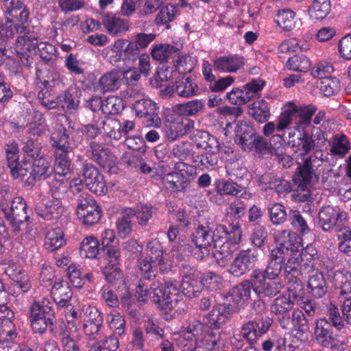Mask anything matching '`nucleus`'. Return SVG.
Listing matches in <instances>:
<instances>
[{"label":"nucleus","instance_id":"1","mask_svg":"<svg viewBox=\"0 0 351 351\" xmlns=\"http://www.w3.org/2000/svg\"><path fill=\"white\" fill-rule=\"evenodd\" d=\"M226 226L218 225L215 230L208 225L199 224L192 234V242L195 245L213 244L212 254L220 267L226 266L231 258L232 250L226 243Z\"/></svg>","mask_w":351,"mask_h":351},{"label":"nucleus","instance_id":"2","mask_svg":"<svg viewBox=\"0 0 351 351\" xmlns=\"http://www.w3.org/2000/svg\"><path fill=\"white\" fill-rule=\"evenodd\" d=\"M180 283L176 280H166L163 286H160L159 280L152 282L150 289L153 291L152 300L160 311L165 312V319H171L173 316H169L168 312L178 311L184 304L183 295L179 287Z\"/></svg>","mask_w":351,"mask_h":351},{"label":"nucleus","instance_id":"3","mask_svg":"<svg viewBox=\"0 0 351 351\" xmlns=\"http://www.w3.org/2000/svg\"><path fill=\"white\" fill-rule=\"evenodd\" d=\"M323 161L315 156H311L304 160L302 165L297 168V171L293 177V182L305 184H315L319 181V176L324 171L322 168Z\"/></svg>","mask_w":351,"mask_h":351},{"label":"nucleus","instance_id":"4","mask_svg":"<svg viewBox=\"0 0 351 351\" xmlns=\"http://www.w3.org/2000/svg\"><path fill=\"white\" fill-rule=\"evenodd\" d=\"M319 225L324 231H329L335 228L339 232L341 227L345 226L347 221V213L338 206H323L318 214Z\"/></svg>","mask_w":351,"mask_h":351},{"label":"nucleus","instance_id":"5","mask_svg":"<svg viewBox=\"0 0 351 351\" xmlns=\"http://www.w3.org/2000/svg\"><path fill=\"white\" fill-rule=\"evenodd\" d=\"M29 168L23 167V178L28 175L25 180L24 186L27 188H32L36 180L38 179L45 180L52 177L53 169L51 167L50 162L44 157L40 156L34 158Z\"/></svg>","mask_w":351,"mask_h":351},{"label":"nucleus","instance_id":"6","mask_svg":"<svg viewBox=\"0 0 351 351\" xmlns=\"http://www.w3.org/2000/svg\"><path fill=\"white\" fill-rule=\"evenodd\" d=\"M136 115L145 118L147 126L159 128L162 121L158 115V108L153 101L146 98L137 99L132 104Z\"/></svg>","mask_w":351,"mask_h":351},{"label":"nucleus","instance_id":"7","mask_svg":"<svg viewBox=\"0 0 351 351\" xmlns=\"http://www.w3.org/2000/svg\"><path fill=\"white\" fill-rule=\"evenodd\" d=\"M255 293L259 298H273L280 293L284 285L276 279L264 276L262 270L254 269Z\"/></svg>","mask_w":351,"mask_h":351},{"label":"nucleus","instance_id":"8","mask_svg":"<svg viewBox=\"0 0 351 351\" xmlns=\"http://www.w3.org/2000/svg\"><path fill=\"white\" fill-rule=\"evenodd\" d=\"M271 324L272 319L267 315L250 320L243 324L241 327L242 337L250 344H253L258 337H261L269 330Z\"/></svg>","mask_w":351,"mask_h":351},{"label":"nucleus","instance_id":"9","mask_svg":"<svg viewBox=\"0 0 351 351\" xmlns=\"http://www.w3.org/2000/svg\"><path fill=\"white\" fill-rule=\"evenodd\" d=\"M82 176L87 188L93 193L101 195L108 189L103 174L91 164H84L82 169Z\"/></svg>","mask_w":351,"mask_h":351},{"label":"nucleus","instance_id":"10","mask_svg":"<svg viewBox=\"0 0 351 351\" xmlns=\"http://www.w3.org/2000/svg\"><path fill=\"white\" fill-rule=\"evenodd\" d=\"M258 261L257 254L251 250L240 251L229 269V273L236 277H240L251 270Z\"/></svg>","mask_w":351,"mask_h":351},{"label":"nucleus","instance_id":"11","mask_svg":"<svg viewBox=\"0 0 351 351\" xmlns=\"http://www.w3.org/2000/svg\"><path fill=\"white\" fill-rule=\"evenodd\" d=\"M183 267L186 269L184 271L181 283L183 294L189 298L199 297L204 291L199 271L194 268Z\"/></svg>","mask_w":351,"mask_h":351},{"label":"nucleus","instance_id":"12","mask_svg":"<svg viewBox=\"0 0 351 351\" xmlns=\"http://www.w3.org/2000/svg\"><path fill=\"white\" fill-rule=\"evenodd\" d=\"M330 325L328 323L326 317L316 321L314 337L317 342L325 348H333L337 345L338 335Z\"/></svg>","mask_w":351,"mask_h":351},{"label":"nucleus","instance_id":"13","mask_svg":"<svg viewBox=\"0 0 351 351\" xmlns=\"http://www.w3.org/2000/svg\"><path fill=\"white\" fill-rule=\"evenodd\" d=\"M90 160L102 167L110 168L115 160L114 155L110 149L96 141H91L87 151Z\"/></svg>","mask_w":351,"mask_h":351},{"label":"nucleus","instance_id":"14","mask_svg":"<svg viewBox=\"0 0 351 351\" xmlns=\"http://www.w3.org/2000/svg\"><path fill=\"white\" fill-rule=\"evenodd\" d=\"M220 339V332L206 330L195 339L193 346L185 348L187 351H213Z\"/></svg>","mask_w":351,"mask_h":351},{"label":"nucleus","instance_id":"15","mask_svg":"<svg viewBox=\"0 0 351 351\" xmlns=\"http://www.w3.org/2000/svg\"><path fill=\"white\" fill-rule=\"evenodd\" d=\"M243 64V58L238 55L219 56L213 60L215 70L223 73H235Z\"/></svg>","mask_w":351,"mask_h":351},{"label":"nucleus","instance_id":"16","mask_svg":"<svg viewBox=\"0 0 351 351\" xmlns=\"http://www.w3.org/2000/svg\"><path fill=\"white\" fill-rule=\"evenodd\" d=\"M36 213L46 220L57 219L63 212V203L58 200L42 201L36 206Z\"/></svg>","mask_w":351,"mask_h":351},{"label":"nucleus","instance_id":"17","mask_svg":"<svg viewBox=\"0 0 351 351\" xmlns=\"http://www.w3.org/2000/svg\"><path fill=\"white\" fill-rule=\"evenodd\" d=\"M230 304H219L214 306L213 309L203 317V324L209 328L208 330H218L223 323L222 317L224 313L230 311Z\"/></svg>","mask_w":351,"mask_h":351},{"label":"nucleus","instance_id":"18","mask_svg":"<svg viewBox=\"0 0 351 351\" xmlns=\"http://www.w3.org/2000/svg\"><path fill=\"white\" fill-rule=\"evenodd\" d=\"M113 48L117 56L123 60H135L139 57L140 49L134 41L125 39H118L114 44Z\"/></svg>","mask_w":351,"mask_h":351},{"label":"nucleus","instance_id":"19","mask_svg":"<svg viewBox=\"0 0 351 351\" xmlns=\"http://www.w3.org/2000/svg\"><path fill=\"white\" fill-rule=\"evenodd\" d=\"M254 129L247 123H241L237 130L235 141L245 151H251L257 136Z\"/></svg>","mask_w":351,"mask_h":351},{"label":"nucleus","instance_id":"20","mask_svg":"<svg viewBox=\"0 0 351 351\" xmlns=\"http://www.w3.org/2000/svg\"><path fill=\"white\" fill-rule=\"evenodd\" d=\"M5 149L6 160L8 167L13 178L16 179L20 176L22 166L19 162V148L16 141H12L6 144Z\"/></svg>","mask_w":351,"mask_h":351},{"label":"nucleus","instance_id":"21","mask_svg":"<svg viewBox=\"0 0 351 351\" xmlns=\"http://www.w3.org/2000/svg\"><path fill=\"white\" fill-rule=\"evenodd\" d=\"M206 106L205 101L202 99H195L173 107V112L185 117H196L202 113Z\"/></svg>","mask_w":351,"mask_h":351},{"label":"nucleus","instance_id":"22","mask_svg":"<svg viewBox=\"0 0 351 351\" xmlns=\"http://www.w3.org/2000/svg\"><path fill=\"white\" fill-rule=\"evenodd\" d=\"M61 177L52 176L48 181L49 186V193L53 199L58 200L60 202L66 201L67 193L69 191L66 183L67 178L60 179Z\"/></svg>","mask_w":351,"mask_h":351},{"label":"nucleus","instance_id":"23","mask_svg":"<svg viewBox=\"0 0 351 351\" xmlns=\"http://www.w3.org/2000/svg\"><path fill=\"white\" fill-rule=\"evenodd\" d=\"M192 139L195 141L196 147L204 152L220 150L218 140L206 131L197 130Z\"/></svg>","mask_w":351,"mask_h":351},{"label":"nucleus","instance_id":"24","mask_svg":"<svg viewBox=\"0 0 351 351\" xmlns=\"http://www.w3.org/2000/svg\"><path fill=\"white\" fill-rule=\"evenodd\" d=\"M29 29L23 26V58L26 59L25 66L29 67L31 61L34 59V56L37 55L43 43L38 45V40L34 36H27ZM23 65L25 63L23 62Z\"/></svg>","mask_w":351,"mask_h":351},{"label":"nucleus","instance_id":"25","mask_svg":"<svg viewBox=\"0 0 351 351\" xmlns=\"http://www.w3.org/2000/svg\"><path fill=\"white\" fill-rule=\"evenodd\" d=\"M151 54L154 59L160 62H167L169 59L177 58L176 62L179 64L180 50L173 45H156L152 49Z\"/></svg>","mask_w":351,"mask_h":351},{"label":"nucleus","instance_id":"26","mask_svg":"<svg viewBox=\"0 0 351 351\" xmlns=\"http://www.w3.org/2000/svg\"><path fill=\"white\" fill-rule=\"evenodd\" d=\"M22 203V197H16L13 199L9 212L5 210V215L12 228V232L16 235L21 232V206Z\"/></svg>","mask_w":351,"mask_h":351},{"label":"nucleus","instance_id":"27","mask_svg":"<svg viewBox=\"0 0 351 351\" xmlns=\"http://www.w3.org/2000/svg\"><path fill=\"white\" fill-rule=\"evenodd\" d=\"M45 314L44 318L38 319L36 318V314L33 315V319L30 321L31 326L35 333L43 334L47 327L51 328L53 326L55 319V312L53 308H45L43 311Z\"/></svg>","mask_w":351,"mask_h":351},{"label":"nucleus","instance_id":"28","mask_svg":"<svg viewBox=\"0 0 351 351\" xmlns=\"http://www.w3.org/2000/svg\"><path fill=\"white\" fill-rule=\"evenodd\" d=\"M71 131L62 128L51 134L50 141L56 152H71L72 148L70 145Z\"/></svg>","mask_w":351,"mask_h":351},{"label":"nucleus","instance_id":"29","mask_svg":"<svg viewBox=\"0 0 351 351\" xmlns=\"http://www.w3.org/2000/svg\"><path fill=\"white\" fill-rule=\"evenodd\" d=\"M308 287L315 298H320L325 295L328 291V286L322 272L316 271L315 274L310 276Z\"/></svg>","mask_w":351,"mask_h":351},{"label":"nucleus","instance_id":"30","mask_svg":"<svg viewBox=\"0 0 351 351\" xmlns=\"http://www.w3.org/2000/svg\"><path fill=\"white\" fill-rule=\"evenodd\" d=\"M51 295L56 304L64 307L69 303L73 293L67 283L56 282L51 289Z\"/></svg>","mask_w":351,"mask_h":351},{"label":"nucleus","instance_id":"31","mask_svg":"<svg viewBox=\"0 0 351 351\" xmlns=\"http://www.w3.org/2000/svg\"><path fill=\"white\" fill-rule=\"evenodd\" d=\"M167 189L173 191H182L188 185L189 179L183 173L170 172L163 178Z\"/></svg>","mask_w":351,"mask_h":351},{"label":"nucleus","instance_id":"32","mask_svg":"<svg viewBox=\"0 0 351 351\" xmlns=\"http://www.w3.org/2000/svg\"><path fill=\"white\" fill-rule=\"evenodd\" d=\"M326 320L335 332H345L348 326L344 319L343 316L341 315V312L338 307L330 303L327 311Z\"/></svg>","mask_w":351,"mask_h":351},{"label":"nucleus","instance_id":"33","mask_svg":"<svg viewBox=\"0 0 351 351\" xmlns=\"http://www.w3.org/2000/svg\"><path fill=\"white\" fill-rule=\"evenodd\" d=\"M197 84L189 77L183 76L176 82L175 91L180 97H191L197 94Z\"/></svg>","mask_w":351,"mask_h":351},{"label":"nucleus","instance_id":"34","mask_svg":"<svg viewBox=\"0 0 351 351\" xmlns=\"http://www.w3.org/2000/svg\"><path fill=\"white\" fill-rule=\"evenodd\" d=\"M102 24L107 31L112 35L125 32L129 28V25L125 20L110 14L103 16Z\"/></svg>","mask_w":351,"mask_h":351},{"label":"nucleus","instance_id":"35","mask_svg":"<svg viewBox=\"0 0 351 351\" xmlns=\"http://www.w3.org/2000/svg\"><path fill=\"white\" fill-rule=\"evenodd\" d=\"M5 272L12 281L10 287V291H13L12 294L17 296L22 291V266L16 263H10Z\"/></svg>","mask_w":351,"mask_h":351},{"label":"nucleus","instance_id":"36","mask_svg":"<svg viewBox=\"0 0 351 351\" xmlns=\"http://www.w3.org/2000/svg\"><path fill=\"white\" fill-rule=\"evenodd\" d=\"M215 186L217 193L220 195H243V191H245V187L243 184L232 180H225L223 179L218 180L215 182Z\"/></svg>","mask_w":351,"mask_h":351},{"label":"nucleus","instance_id":"37","mask_svg":"<svg viewBox=\"0 0 351 351\" xmlns=\"http://www.w3.org/2000/svg\"><path fill=\"white\" fill-rule=\"evenodd\" d=\"M121 83V73L117 70L106 73L99 80V86L104 92L117 90Z\"/></svg>","mask_w":351,"mask_h":351},{"label":"nucleus","instance_id":"38","mask_svg":"<svg viewBox=\"0 0 351 351\" xmlns=\"http://www.w3.org/2000/svg\"><path fill=\"white\" fill-rule=\"evenodd\" d=\"M249 114L256 121L265 123L270 117V111L267 103L264 100H258L250 104Z\"/></svg>","mask_w":351,"mask_h":351},{"label":"nucleus","instance_id":"39","mask_svg":"<svg viewBox=\"0 0 351 351\" xmlns=\"http://www.w3.org/2000/svg\"><path fill=\"white\" fill-rule=\"evenodd\" d=\"M69 152H56L54 173L53 176L66 178L70 174V160L67 154Z\"/></svg>","mask_w":351,"mask_h":351},{"label":"nucleus","instance_id":"40","mask_svg":"<svg viewBox=\"0 0 351 351\" xmlns=\"http://www.w3.org/2000/svg\"><path fill=\"white\" fill-rule=\"evenodd\" d=\"M87 208L78 211L77 217L83 224L92 226L99 221L101 217V208L99 205Z\"/></svg>","mask_w":351,"mask_h":351},{"label":"nucleus","instance_id":"41","mask_svg":"<svg viewBox=\"0 0 351 351\" xmlns=\"http://www.w3.org/2000/svg\"><path fill=\"white\" fill-rule=\"evenodd\" d=\"M308 11L311 19H323L330 13V0H313Z\"/></svg>","mask_w":351,"mask_h":351},{"label":"nucleus","instance_id":"42","mask_svg":"<svg viewBox=\"0 0 351 351\" xmlns=\"http://www.w3.org/2000/svg\"><path fill=\"white\" fill-rule=\"evenodd\" d=\"M289 298H291L295 302H302L304 295L305 291L304 285L301 280L298 278L296 276H291L288 279V288Z\"/></svg>","mask_w":351,"mask_h":351},{"label":"nucleus","instance_id":"43","mask_svg":"<svg viewBox=\"0 0 351 351\" xmlns=\"http://www.w3.org/2000/svg\"><path fill=\"white\" fill-rule=\"evenodd\" d=\"M293 107L295 110L293 112L295 123L299 125H308L312 116L317 110V108L313 105L298 106L293 103Z\"/></svg>","mask_w":351,"mask_h":351},{"label":"nucleus","instance_id":"44","mask_svg":"<svg viewBox=\"0 0 351 351\" xmlns=\"http://www.w3.org/2000/svg\"><path fill=\"white\" fill-rule=\"evenodd\" d=\"M152 261L147 260V258L141 257L138 259V263L141 271V278L143 280H147L148 282H156L158 276V269L156 266L152 265Z\"/></svg>","mask_w":351,"mask_h":351},{"label":"nucleus","instance_id":"45","mask_svg":"<svg viewBox=\"0 0 351 351\" xmlns=\"http://www.w3.org/2000/svg\"><path fill=\"white\" fill-rule=\"evenodd\" d=\"M66 243L62 230L58 228L50 230L46 234L45 245L47 249L54 251Z\"/></svg>","mask_w":351,"mask_h":351},{"label":"nucleus","instance_id":"46","mask_svg":"<svg viewBox=\"0 0 351 351\" xmlns=\"http://www.w3.org/2000/svg\"><path fill=\"white\" fill-rule=\"evenodd\" d=\"M178 12V8L173 4H169L160 9L157 14L155 22L157 25H165L166 29L170 28L169 23L173 21Z\"/></svg>","mask_w":351,"mask_h":351},{"label":"nucleus","instance_id":"47","mask_svg":"<svg viewBox=\"0 0 351 351\" xmlns=\"http://www.w3.org/2000/svg\"><path fill=\"white\" fill-rule=\"evenodd\" d=\"M40 149V143L37 140H28L23 146V165L31 164L34 158L39 157Z\"/></svg>","mask_w":351,"mask_h":351},{"label":"nucleus","instance_id":"48","mask_svg":"<svg viewBox=\"0 0 351 351\" xmlns=\"http://www.w3.org/2000/svg\"><path fill=\"white\" fill-rule=\"evenodd\" d=\"M125 213L132 217L136 216L138 224L142 226H146L148 223L149 220L153 217L154 214L153 208L147 205H142L137 210L127 208L125 209Z\"/></svg>","mask_w":351,"mask_h":351},{"label":"nucleus","instance_id":"49","mask_svg":"<svg viewBox=\"0 0 351 351\" xmlns=\"http://www.w3.org/2000/svg\"><path fill=\"white\" fill-rule=\"evenodd\" d=\"M99 252V241L94 236L86 237L81 243L80 254L86 258H95Z\"/></svg>","mask_w":351,"mask_h":351},{"label":"nucleus","instance_id":"50","mask_svg":"<svg viewBox=\"0 0 351 351\" xmlns=\"http://www.w3.org/2000/svg\"><path fill=\"white\" fill-rule=\"evenodd\" d=\"M286 65L290 70L306 72L311 66V62L308 58L303 54L295 55L289 58Z\"/></svg>","mask_w":351,"mask_h":351},{"label":"nucleus","instance_id":"51","mask_svg":"<svg viewBox=\"0 0 351 351\" xmlns=\"http://www.w3.org/2000/svg\"><path fill=\"white\" fill-rule=\"evenodd\" d=\"M295 302L291 298L285 295H280L275 298L271 305V311L275 315L284 314L290 312L294 306Z\"/></svg>","mask_w":351,"mask_h":351},{"label":"nucleus","instance_id":"52","mask_svg":"<svg viewBox=\"0 0 351 351\" xmlns=\"http://www.w3.org/2000/svg\"><path fill=\"white\" fill-rule=\"evenodd\" d=\"M289 221L293 228L300 234L304 235L310 232L307 221L300 211L297 210H291Z\"/></svg>","mask_w":351,"mask_h":351},{"label":"nucleus","instance_id":"53","mask_svg":"<svg viewBox=\"0 0 351 351\" xmlns=\"http://www.w3.org/2000/svg\"><path fill=\"white\" fill-rule=\"evenodd\" d=\"M291 327L297 331L298 335H303L308 330V321L304 313L298 308L292 312Z\"/></svg>","mask_w":351,"mask_h":351},{"label":"nucleus","instance_id":"54","mask_svg":"<svg viewBox=\"0 0 351 351\" xmlns=\"http://www.w3.org/2000/svg\"><path fill=\"white\" fill-rule=\"evenodd\" d=\"M36 78L42 84L45 90L53 91L54 87L59 83L58 75L47 71L36 69Z\"/></svg>","mask_w":351,"mask_h":351},{"label":"nucleus","instance_id":"55","mask_svg":"<svg viewBox=\"0 0 351 351\" xmlns=\"http://www.w3.org/2000/svg\"><path fill=\"white\" fill-rule=\"evenodd\" d=\"M268 212L271 223L279 225L286 221L287 214L285 207L280 203H275L268 206Z\"/></svg>","mask_w":351,"mask_h":351},{"label":"nucleus","instance_id":"56","mask_svg":"<svg viewBox=\"0 0 351 351\" xmlns=\"http://www.w3.org/2000/svg\"><path fill=\"white\" fill-rule=\"evenodd\" d=\"M338 232V238L341 241L338 247L339 251L351 256V228L345 226L341 227Z\"/></svg>","mask_w":351,"mask_h":351},{"label":"nucleus","instance_id":"57","mask_svg":"<svg viewBox=\"0 0 351 351\" xmlns=\"http://www.w3.org/2000/svg\"><path fill=\"white\" fill-rule=\"evenodd\" d=\"M295 12L289 9L279 10L276 22L283 29L290 31L295 27Z\"/></svg>","mask_w":351,"mask_h":351},{"label":"nucleus","instance_id":"58","mask_svg":"<svg viewBox=\"0 0 351 351\" xmlns=\"http://www.w3.org/2000/svg\"><path fill=\"white\" fill-rule=\"evenodd\" d=\"M103 112L108 114H118L124 108L122 99L117 96L108 97L104 102Z\"/></svg>","mask_w":351,"mask_h":351},{"label":"nucleus","instance_id":"59","mask_svg":"<svg viewBox=\"0 0 351 351\" xmlns=\"http://www.w3.org/2000/svg\"><path fill=\"white\" fill-rule=\"evenodd\" d=\"M108 321L109 327L113 330L114 335L121 336L125 333V321L119 313L108 315Z\"/></svg>","mask_w":351,"mask_h":351},{"label":"nucleus","instance_id":"60","mask_svg":"<svg viewBox=\"0 0 351 351\" xmlns=\"http://www.w3.org/2000/svg\"><path fill=\"white\" fill-rule=\"evenodd\" d=\"M282 233L284 234L283 241L279 245L286 251H288V252L294 253L298 252L300 245L299 241L300 239L298 235L293 232H287V231H283Z\"/></svg>","mask_w":351,"mask_h":351},{"label":"nucleus","instance_id":"61","mask_svg":"<svg viewBox=\"0 0 351 351\" xmlns=\"http://www.w3.org/2000/svg\"><path fill=\"white\" fill-rule=\"evenodd\" d=\"M82 312L80 313V319H83L84 323H103L101 313L95 306H84Z\"/></svg>","mask_w":351,"mask_h":351},{"label":"nucleus","instance_id":"62","mask_svg":"<svg viewBox=\"0 0 351 351\" xmlns=\"http://www.w3.org/2000/svg\"><path fill=\"white\" fill-rule=\"evenodd\" d=\"M340 82L336 77L328 76L321 80L320 90L326 97H330L338 92Z\"/></svg>","mask_w":351,"mask_h":351},{"label":"nucleus","instance_id":"63","mask_svg":"<svg viewBox=\"0 0 351 351\" xmlns=\"http://www.w3.org/2000/svg\"><path fill=\"white\" fill-rule=\"evenodd\" d=\"M263 84H260L258 80H252L246 84L242 90V103L243 105L250 101L254 97L258 91L262 88Z\"/></svg>","mask_w":351,"mask_h":351},{"label":"nucleus","instance_id":"64","mask_svg":"<svg viewBox=\"0 0 351 351\" xmlns=\"http://www.w3.org/2000/svg\"><path fill=\"white\" fill-rule=\"evenodd\" d=\"M119 348V341L114 336H110L105 340L93 344L90 351H116Z\"/></svg>","mask_w":351,"mask_h":351}]
</instances>
